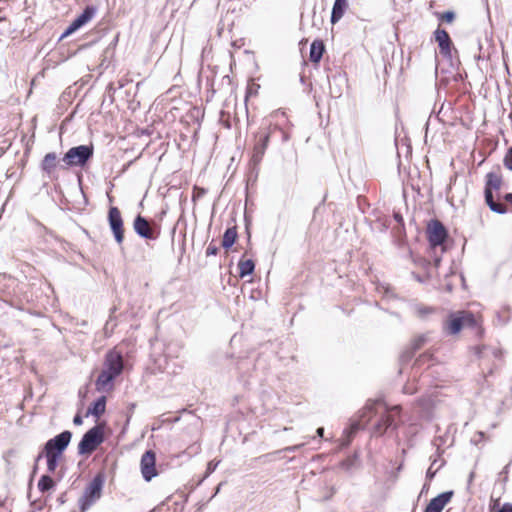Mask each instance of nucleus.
I'll return each instance as SVG.
<instances>
[{
  "label": "nucleus",
  "mask_w": 512,
  "mask_h": 512,
  "mask_svg": "<svg viewBox=\"0 0 512 512\" xmlns=\"http://www.w3.org/2000/svg\"><path fill=\"white\" fill-rule=\"evenodd\" d=\"M124 368L123 356L115 349L109 350L104 359L103 369L98 375L95 386L98 392L110 391L114 380L122 373Z\"/></svg>",
  "instance_id": "nucleus-1"
},
{
  "label": "nucleus",
  "mask_w": 512,
  "mask_h": 512,
  "mask_svg": "<svg viewBox=\"0 0 512 512\" xmlns=\"http://www.w3.org/2000/svg\"><path fill=\"white\" fill-rule=\"evenodd\" d=\"M502 185L503 177L499 167H497L496 170H492L486 174L484 188L485 203L492 212L500 215L506 214L508 212L507 206L500 201H496L495 199L496 194L500 193Z\"/></svg>",
  "instance_id": "nucleus-2"
},
{
  "label": "nucleus",
  "mask_w": 512,
  "mask_h": 512,
  "mask_svg": "<svg viewBox=\"0 0 512 512\" xmlns=\"http://www.w3.org/2000/svg\"><path fill=\"white\" fill-rule=\"evenodd\" d=\"M382 405L380 401H369L359 412L360 420H354L350 426L343 431V437L341 439V447H347L350 445L353 437L356 433L364 429L366 424L370 421L373 414H377V406Z\"/></svg>",
  "instance_id": "nucleus-3"
},
{
  "label": "nucleus",
  "mask_w": 512,
  "mask_h": 512,
  "mask_svg": "<svg viewBox=\"0 0 512 512\" xmlns=\"http://www.w3.org/2000/svg\"><path fill=\"white\" fill-rule=\"evenodd\" d=\"M382 405L380 401H369L359 412L360 420H354L350 426L343 431V437L341 439V447H347L350 445L353 437L356 433L364 429L366 424L370 421L373 414H377V406Z\"/></svg>",
  "instance_id": "nucleus-4"
},
{
  "label": "nucleus",
  "mask_w": 512,
  "mask_h": 512,
  "mask_svg": "<svg viewBox=\"0 0 512 512\" xmlns=\"http://www.w3.org/2000/svg\"><path fill=\"white\" fill-rule=\"evenodd\" d=\"M105 481L106 475L104 471H99L86 485L83 494L78 501V506L81 512H86L101 498Z\"/></svg>",
  "instance_id": "nucleus-5"
},
{
  "label": "nucleus",
  "mask_w": 512,
  "mask_h": 512,
  "mask_svg": "<svg viewBox=\"0 0 512 512\" xmlns=\"http://www.w3.org/2000/svg\"><path fill=\"white\" fill-rule=\"evenodd\" d=\"M94 147L89 145H78L70 148L63 156L62 161L65 167H85L93 158Z\"/></svg>",
  "instance_id": "nucleus-6"
},
{
  "label": "nucleus",
  "mask_w": 512,
  "mask_h": 512,
  "mask_svg": "<svg viewBox=\"0 0 512 512\" xmlns=\"http://www.w3.org/2000/svg\"><path fill=\"white\" fill-rule=\"evenodd\" d=\"M476 325L474 314L465 310L450 313L445 322V328L451 335L459 333L464 327L474 328Z\"/></svg>",
  "instance_id": "nucleus-7"
},
{
  "label": "nucleus",
  "mask_w": 512,
  "mask_h": 512,
  "mask_svg": "<svg viewBox=\"0 0 512 512\" xmlns=\"http://www.w3.org/2000/svg\"><path fill=\"white\" fill-rule=\"evenodd\" d=\"M72 439V432L69 430H65L53 438L49 439L41 453H39L36 457V462L42 459L43 454L53 455L57 457H61L63 452L68 447L69 443Z\"/></svg>",
  "instance_id": "nucleus-8"
},
{
  "label": "nucleus",
  "mask_w": 512,
  "mask_h": 512,
  "mask_svg": "<svg viewBox=\"0 0 512 512\" xmlns=\"http://www.w3.org/2000/svg\"><path fill=\"white\" fill-rule=\"evenodd\" d=\"M104 441V429L101 425H95L89 429L78 444L79 455H89L94 452Z\"/></svg>",
  "instance_id": "nucleus-9"
},
{
  "label": "nucleus",
  "mask_w": 512,
  "mask_h": 512,
  "mask_svg": "<svg viewBox=\"0 0 512 512\" xmlns=\"http://www.w3.org/2000/svg\"><path fill=\"white\" fill-rule=\"evenodd\" d=\"M135 233L145 240H157L161 234V226L155 221L149 222L144 216L138 214L133 222Z\"/></svg>",
  "instance_id": "nucleus-10"
},
{
  "label": "nucleus",
  "mask_w": 512,
  "mask_h": 512,
  "mask_svg": "<svg viewBox=\"0 0 512 512\" xmlns=\"http://www.w3.org/2000/svg\"><path fill=\"white\" fill-rule=\"evenodd\" d=\"M401 407L396 405L391 409L384 407V411L380 414V418L372 427V436H382L389 428H396L394 414H399Z\"/></svg>",
  "instance_id": "nucleus-11"
},
{
  "label": "nucleus",
  "mask_w": 512,
  "mask_h": 512,
  "mask_svg": "<svg viewBox=\"0 0 512 512\" xmlns=\"http://www.w3.org/2000/svg\"><path fill=\"white\" fill-rule=\"evenodd\" d=\"M98 8L94 5H87L83 12L78 15L65 29V31L61 34L60 40L66 38L67 36L73 34L88 22H90L97 14Z\"/></svg>",
  "instance_id": "nucleus-12"
},
{
  "label": "nucleus",
  "mask_w": 512,
  "mask_h": 512,
  "mask_svg": "<svg viewBox=\"0 0 512 512\" xmlns=\"http://www.w3.org/2000/svg\"><path fill=\"white\" fill-rule=\"evenodd\" d=\"M108 223L116 243L121 245L124 241L123 219L120 210L115 206L109 208Z\"/></svg>",
  "instance_id": "nucleus-13"
},
{
  "label": "nucleus",
  "mask_w": 512,
  "mask_h": 512,
  "mask_svg": "<svg viewBox=\"0 0 512 512\" xmlns=\"http://www.w3.org/2000/svg\"><path fill=\"white\" fill-rule=\"evenodd\" d=\"M428 240L431 247L443 245L448 237V232L439 220H431L427 227Z\"/></svg>",
  "instance_id": "nucleus-14"
},
{
  "label": "nucleus",
  "mask_w": 512,
  "mask_h": 512,
  "mask_svg": "<svg viewBox=\"0 0 512 512\" xmlns=\"http://www.w3.org/2000/svg\"><path fill=\"white\" fill-rule=\"evenodd\" d=\"M141 473L145 481L149 482L157 476L156 454L152 450H147L141 457Z\"/></svg>",
  "instance_id": "nucleus-15"
},
{
  "label": "nucleus",
  "mask_w": 512,
  "mask_h": 512,
  "mask_svg": "<svg viewBox=\"0 0 512 512\" xmlns=\"http://www.w3.org/2000/svg\"><path fill=\"white\" fill-rule=\"evenodd\" d=\"M257 141L253 148L252 157L250 163L253 167H256L262 161L265 151L268 147L270 134L268 132H259L256 134Z\"/></svg>",
  "instance_id": "nucleus-16"
},
{
  "label": "nucleus",
  "mask_w": 512,
  "mask_h": 512,
  "mask_svg": "<svg viewBox=\"0 0 512 512\" xmlns=\"http://www.w3.org/2000/svg\"><path fill=\"white\" fill-rule=\"evenodd\" d=\"M329 93L333 98H339L343 94L344 89L347 87L346 75L341 72H336L328 76Z\"/></svg>",
  "instance_id": "nucleus-17"
},
{
  "label": "nucleus",
  "mask_w": 512,
  "mask_h": 512,
  "mask_svg": "<svg viewBox=\"0 0 512 512\" xmlns=\"http://www.w3.org/2000/svg\"><path fill=\"white\" fill-rule=\"evenodd\" d=\"M435 41L438 43L440 54L443 57H451L452 40L448 32L444 29L437 28L434 31Z\"/></svg>",
  "instance_id": "nucleus-18"
},
{
  "label": "nucleus",
  "mask_w": 512,
  "mask_h": 512,
  "mask_svg": "<svg viewBox=\"0 0 512 512\" xmlns=\"http://www.w3.org/2000/svg\"><path fill=\"white\" fill-rule=\"evenodd\" d=\"M453 491H445L432 498L424 512H442L445 505L451 500Z\"/></svg>",
  "instance_id": "nucleus-19"
},
{
  "label": "nucleus",
  "mask_w": 512,
  "mask_h": 512,
  "mask_svg": "<svg viewBox=\"0 0 512 512\" xmlns=\"http://www.w3.org/2000/svg\"><path fill=\"white\" fill-rule=\"evenodd\" d=\"M58 157L55 152L47 153L41 161V169L49 179H55L56 167L58 164Z\"/></svg>",
  "instance_id": "nucleus-20"
},
{
  "label": "nucleus",
  "mask_w": 512,
  "mask_h": 512,
  "mask_svg": "<svg viewBox=\"0 0 512 512\" xmlns=\"http://www.w3.org/2000/svg\"><path fill=\"white\" fill-rule=\"evenodd\" d=\"M347 8L348 0H335L331 12V23L336 24L337 22H339L341 18L344 16Z\"/></svg>",
  "instance_id": "nucleus-21"
},
{
  "label": "nucleus",
  "mask_w": 512,
  "mask_h": 512,
  "mask_svg": "<svg viewBox=\"0 0 512 512\" xmlns=\"http://www.w3.org/2000/svg\"><path fill=\"white\" fill-rule=\"evenodd\" d=\"M324 52V43L321 40H314L310 45V61L313 63H318L322 59Z\"/></svg>",
  "instance_id": "nucleus-22"
},
{
  "label": "nucleus",
  "mask_w": 512,
  "mask_h": 512,
  "mask_svg": "<svg viewBox=\"0 0 512 512\" xmlns=\"http://www.w3.org/2000/svg\"><path fill=\"white\" fill-rule=\"evenodd\" d=\"M106 410V397L100 396L88 408L86 416L93 415L99 418Z\"/></svg>",
  "instance_id": "nucleus-23"
},
{
  "label": "nucleus",
  "mask_w": 512,
  "mask_h": 512,
  "mask_svg": "<svg viewBox=\"0 0 512 512\" xmlns=\"http://www.w3.org/2000/svg\"><path fill=\"white\" fill-rule=\"evenodd\" d=\"M237 236L238 234L236 226L227 228L223 234L221 243L222 247L226 250L231 248L236 242Z\"/></svg>",
  "instance_id": "nucleus-24"
},
{
  "label": "nucleus",
  "mask_w": 512,
  "mask_h": 512,
  "mask_svg": "<svg viewBox=\"0 0 512 512\" xmlns=\"http://www.w3.org/2000/svg\"><path fill=\"white\" fill-rule=\"evenodd\" d=\"M238 268H239V276L241 278H244L246 276L251 275L254 272L255 263L251 259L240 260L238 263Z\"/></svg>",
  "instance_id": "nucleus-25"
},
{
  "label": "nucleus",
  "mask_w": 512,
  "mask_h": 512,
  "mask_svg": "<svg viewBox=\"0 0 512 512\" xmlns=\"http://www.w3.org/2000/svg\"><path fill=\"white\" fill-rule=\"evenodd\" d=\"M37 486L40 492L45 493L55 486V482L49 475H42Z\"/></svg>",
  "instance_id": "nucleus-26"
},
{
  "label": "nucleus",
  "mask_w": 512,
  "mask_h": 512,
  "mask_svg": "<svg viewBox=\"0 0 512 512\" xmlns=\"http://www.w3.org/2000/svg\"><path fill=\"white\" fill-rule=\"evenodd\" d=\"M43 457L46 458L47 471L49 473L55 472L61 457H57V456H53V455H48V454H43Z\"/></svg>",
  "instance_id": "nucleus-27"
},
{
  "label": "nucleus",
  "mask_w": 512,
  "mask_h": 512,
  "mask_svg": "<svg viewBox=\"0 0 512 512\" xmlns=\"http://www.w3.org/2000/svg\"><path fill=\"white\" fill-rule=\"evenodd\" d=\"M425 342H426V337L424 335H420V336H417L414 339H412L409 347L412 350H414L415 352H417L419 349H421L423 347Z\"/></svg>",
  "instance_id": "nucleus-28"
},
{
  "label": "nucleus",
  "mask_w": 512,
  "mask_h": 512,
  "mask_svg": "<svg viewBox=\"0 0 512 512\" xmlns=\"http://www.w3.org/2000/svg\"><path fill=\"white\" fill-rule=\"evenodd\" d=\"M416 352L412 350L410 347H407L400 355L401 364L408 363L414 356Z\"/></svg>",
  "instance_id": "nucleus-29"
},
{
  "label": "nucleus",
  "mask_w": 512,
  "mask_h": 512,
  "mask_svg": "<svg viewBox=\"0 0 512 512\" xmlns=\"http://www.w3.org/2000/svg\"><path fill=\"white\" fill-rule=\"evenodd\" d=\"M496 201H500L502 203L512 205V193H506L502 195L501 193L496 194Z\"/></svg>",
  "instance_id": "nucleus-30"
},
{
  "label": "nucleus",
  "mask_w": 512,
  "mask_h": 512,
  "mask_svg": "<svg viewBox=\"0 0 512 512\" xmlns=\"http://www.w3.org/2000/svg\"><path fill=\"white\" fill-rule=\"evenodd\" d=\"M455 17L456 14L453 11H446L440 15L439 19L447 23H452Z\"/></svg>",
  "instance_id": "nucleus-31"
},
{
  "label": "nucleus",
  "mask_w": 512,
  "mask_h": 512,
  "mask_svg": "<svg viewBox=\"0 0 512 512\" xmlns=\"http://www.w3.org/2000/svg\"><path fill=\"white\" fill-rule=\"evenodd\" d=\"M503 163L507 169L512 171V146L507 150Z\"/></svg>",
  "instance_id": "nucleus-32"
},
{
  "label": "nucleus",
  "mask_w": 512,
  "mask_h": 512,
  "mask_svg": "<svg viewBox=\"0 0 512 512\" xmlns=\"http://www.w3.org/2000/svg\"><path fill=\"white\" fill-rule=\"evenodd\" d=\"M417 402L421 407L428 409L432 405V398L430 396H423Z\"/></svg>",
  "instance_id": "nucleus-33"
},
{
  "label": "nucleus",
  "mask_w": 512,
  "mask_h": 512,
  "mask_svg": "<svg viewBox=\"0 0 512 512\" xmlns=\"http://www.w3.org/2000/svg\"><path fill=\"white\" fill-rule=\"evenodd\" d=\"M340 467L346 471H350L354 467V458H347L341 461Z\"/></svg>",
  "instance_id": "nucleus-34"
},
{
  "label": "nucleus",
  "mask_w": 512,
  "mask_h": 512,
  "mask_svg": "<svg viewBox=\"0 0 512 512\" xmlns=\"http://www.w3.org/2000/svg\"><path fill=\"white\" fill-rule=\"evenodd\" d=\"M435 464H436V460H434V462L431 464V466L428 468V470L426 472V477L429 479H432L435 476L438 469L443 465V462H441L440 465L435 470H433V467Z\"/></svg>",
  "instance_id": "nucleus-35"
},
{
  "label": "nucleus",
  "mask_w": 512,
  "mask_h": 512,
  "mask_svg": "<svg viewBox=\"0 0 512 512\" xmlns=\"http://www.w3.org/2000/svg\"><path fill=\"white\" fill-rule=\"evenodd\" d=\"M219 463H220L219 460L218 461L212 460V461H210L208 463L207 469H206V477L216 470V468L218 467Z\"/></svg>",
  "instance_id": "nucleus-36"
},
{
  "label": "nucleus",
  "mask_w": 512,
  "mask_h": 512,
  "mask_svg": "<svg viewBox=\"0 0 512 512\" xmlns=\"http://www.w3.org/2000/svg\"><path fill=\"white\" fill-rule=\"evenodd\" d=\"M219 252L218 246L213 243H210L206 249V256H215Z\"/></svg>",
  "instance_id": "nucleus-37"
},
{
  "label": "nucleus",
  "mask_w": 512,
  "mask_h": 512,
  "mask_svg": "<svg viewBox=\"0 0 512 512\" xmlns=\"http://www.w3.org/2000/svg\"><path fill=\"white\" fill-rule=\"evenodd\" d=\"M304 444H297V445H293V446H288V447H285L284 449H282L281 451H284V452H289V453H294L296 451H298Z\"/></svg>",
  "instance_id": "nucleus-38"
},
{
  "label": "nucleus",
  "mask_w": 512,
  "mask_h": 512,
  "mask_svg": "<svg viewBox=\"0 0 512 512\" xmlns=\"http://www.w3.org/2000/svg\"><path fill=\"white\" fill-rule=\"evenodd\" d=\"M495 512H512V504L511 503H504Z\"/></svg>",
  "instance_id": "nucleus-39"
},
{
  "label": "nucleus",
  "mask_w": 512,
  "mask_h": 512,
  "mask_svg": "<svg viewBox=\"0 0 512 512\" xmlns=\"http://www.w3.org/2000/svg\"><path fill=\"white\" fill-rule=\"evenodd\" d=\"M431 311H432V309H431V308H429V307H419V308L417 309V312H418V314H419L420 316H425V315H427V314L431 313Z\"/></svg>",
  "instance_id": "nucleus-40"
},
{
  "label": "nucleus",
  "mask_w": 512,
  "mask_h": 512,
  "mask_svg": "<svg viewBox=\"0 0 512 512\" xmlns=\"http://www.w3.org/2000/svg\"><path fill=\"white\" fill-rule=\"evenodd\" d=\"M393 217L397 223H399L401 226L404 225V220L400 212H394Z\"/></svg>",
  "instance_id": "nucleus-41"
},
{
  "label": "nucleus",
  "mask_w": 512,
  "mask_h": 512,
  "mask_svg": "<svg viewBox=\"0 0 512 512\" xmlns=\"http://www.w3.org/2000/svg\"><path fill=\"white\" fill-rule=\"evenodd\" d=\"M403 392L405 394H414L416 392V389L412 386H410L409 384H406L404 387H403Z\"/></svg>",
  "instance_id": "nucleus-42"
},
{
  "label": "nucleus",
  "mask_w": 512,
  "mask_h": 512,
  "mask_svg": "<svg viewBox=\"0 0 512 512\" xmlns=\"http://www.w3.org/2000/svg\"><path fill=\"white\" fill-rule=\"evenodd\" d=\"M430 358H431V355L424 353L415 361V364H419L425 360H429Z\"/></svg>",
  "instance_id": "nucleus-43"
},
{
  "label": "nucleus",
  "mask_w": 512,
  "mask_h": 512,
  "mask_svg": "<svg viewBox=\"0 0 512 512\" xmlns=\"http://www.w3.org/2000/svg\"><path fill=\"white\" fill-rule=\"evenodd\" d=\"M73 423L75 425H81L83 423L82 416L80 414H76L73 418Z\"/></svg>",
  "instance_id": "nucleus-44"
},
{
  "label": "nucleus",
  "mask_w": 512,
  "mask_h": 512,
  "mask_svg": "<svg viewBox=\"0 0 512 512\" xmlns=\"http://www.w3.org/2000/svg\"><path fill=\"white\" fill-rule=\"evenodd\" d=\"M316 433H317V436H319V437H323V434H324V428H323V427H319V428L316 430Z\"/></svg>",
  "instance_id": "nucleus-45"
},
{
  "label": "nucleus",
  "mask_w": 512,
  "mask_h": 512,
  "mask_svg": "<svg viewBox=\"0 0 512 512\" xmlns=\"http://www.w3.org/2000/svg\"><path fill=\"white\" fill-rule=\"evenodd\" d=\"M477 435L479 436V440L483 439V438H484V436H485L484 432H482V431H479V432L477 433Z\"/></svg>",
  "instance_id": "nucleus-46"
},
{
  "label": "nucleus",
  "mask_w": 512,
  "mask_h": 512,
  "mask_svg": "<svg viewBox=\"0 0 512 512\" xmlns=\"http://www.w3.org/2000/svg\"><path fill=\"white\" fill-rule=\"evenodd\" d=\"M477 435L479 436V440L483 439V438H484V436H485L484 432H482V431H479V432L477 433Z\"/></svg>",
  "instance_id": "nucleus-47"
},
{
  "label": "nucleus",
  "mask_w": 512,
  "mask_h": 512,
  "mask_svg": "<svg viewBox=\"0 0 512 512\" xmlns=\"http://www.w3.org/2000/svg\"><path fill=\"white\" fill-rule=\"evenodd\" d=\"M413 276H414V278H415L417 281H419V282H423V280H422V278H421L420 276L415 275V274H413Z\"/></svg>",
  "instance_id": "nucleus-48"
},
{
  "label": "nucleus",
  "mask_w": 512,
  "mask_h": 512,
  "mask_svg": "<svg viewBox=\"0 0 512 512\" xmlns=\"http://www.w3.org/2000/svg\"><path fill=\"white\" fill-rule=\"evenodd\" d=\"M473 477H474V472H471L470 475H469V482L472 481Z\"/></svg>",
  "instance_id": "nucleus-49"
},
{
  "label": "nucleus",
  "mask_w": 512,
  "mask_h": 512,
  "mask_svg": "<svg viewBox=\"0 0 512 512\" xmlns=\"http://www.w3.org/2000/svg\"><path fill=\"white\" fill-rule=\"evenodd\" d=\"M220 487H221V483L217 486L216 491H215V494H217L218 492H220Z\"/></svg>",
  "instance_id": "nucleus-50"
},
{
  "label": "nucleus",
  "mask_w": 512,
  "mask_h": 512,
  "mask_svg": "<svg viewBox=\"0 0 512 512\" xmlns=\"http://www.w3.org/2000/svg\"><path fill=\"white\" fill-rule=\"evenodd\" d=\"M496 506H499V502H495L492 509L494 510Z\"/></svg>",
  "instance_id": "nucleus-51"
},
{
  "label": "nucleus",
  "mask_w": 512,
  "mask_h": 512,
  "mask_svg": "<svg viewBox=\"0 0 512 512\" xmlns=\"http://www.w3.org/2000/svg\"><path fill=\"white\" fill-rule=\"evenodd\" d=\"M36 472H37V466H35L33 469V473H36Z\"/></svg>",
  "instance_id": "nucleus-52"
},
{
  "label": "nucleus",
  "mask_w": 512,
  "mask_h": 512,
  "mask_svg": "<svg viewBox=\"0 0 512 512\" xmlns=\"http://www.w3.org/2000/svg\"><path fill=\"white\" fill-rule=\"evenodd\" d=\"M476 59L480 60L481 59V56L478 55V56H475Z\"/></svg>",
  "instance_id": "nucleus-53"
},
{
  "label": "nucleus",
  "mask_w": 512,
  "mask_h": 512,
  "mask_svg": "<svg viewBox=\"0 0 512 512\" xmlns=\"http://www.w3.org/2000/svg\"><path fill=\"white\" fill-rule=\"evenodd\" d=\"M133 408H135V404H132V405L130 406V409H133Z\"/></svg>",
  "instance_id": "nucleus-54"
}]
</instances>
